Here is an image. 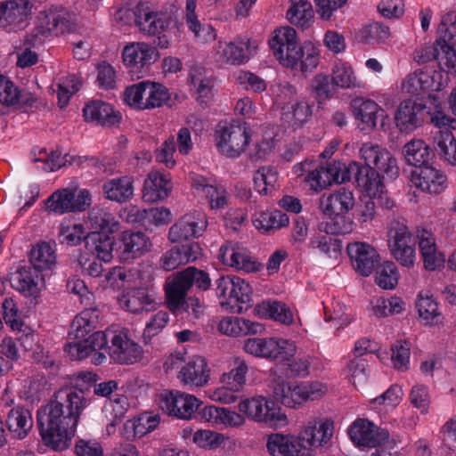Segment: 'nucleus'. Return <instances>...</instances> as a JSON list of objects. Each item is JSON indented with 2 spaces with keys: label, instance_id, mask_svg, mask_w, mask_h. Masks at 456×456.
<instances>
[{
  "label": "nucleus",
  "instance_id": "obj_46",
  "mask_svg": "<svg viewBox=\"0 0 456 456\" xmlns=\"http://www.w3.org/2000/svg\"><path fill=\"white\" fill-rule=\"evenodd\" d=\"M310 93L321 107L325 101L334 96L336 86L328 75L320 73L311 80Z\"/></svg>",
  "mask_w": 456,
  "mask_h": 456
},
{
  "label": "nucleus",
  "instance_id": "obj_45",
  "mask_svg": "<svg viewBox=\"0 0 456 456\" xmlns=\"http://www.w3.org/2000/svg\"><path fill=\"white\" fill-rule=\"evenodd\" d=\"M88 223L94 229L93 232H104L108 234H112L116 232L119 225L112 214L99 208H93L88 212Z\"/></svg>",
  "mask_w": 456,
  "mask_h": 456
},
{
  "label": "nucleus",
  "instance_id": "obj_28",
  "mask_svg": "<svg viewBox=\"0 0 456 456\" xmlns=\"http://www.w3.org/2000/svg\"><path fill=\"white\" fill-rule=\"evenodd\" d=\"M86 120L96 121L104 126H115L121 120L119 111H114L110 104L101 100H94L87 103L83 109Z\"/></svg>",
  "mask_w": 456,
  "mask_h": 456
},
{
  "label": "nucleus",
  "instance_id": "obj_31",
  "mask_svg": "<svg viewBox=\"0 0 456 456\" xmlns=\"http://www.w3.org/2000/svg\"><path fill=\"white\" fill-rule=\"evenodd\" d=\"M133 183L134 179L127 175L113 178L103 183L102 192L107 200L124 203L134 196Z\"/></svg>",
  "mask_w": 456,
  "mask_h": 456
},
{
  "label": "nucleus",
  "instance_id": "obj_20",
  "mask_svg": "<svg viewBox=\"0 0 456 456\" xmlns=\"http://www.w3.org/2000/svg\"><path fill=\"white\" fill-rule=\"evenodd\" d=\"M347 253L354 269L362 276L371 273L379 258L376 249L363 242L348 244Z\"/></svg>",
  "mask_w": 456,
  "mask_h": 456
},
{
  "label": "nucleus",
  "instance_id": "obj_42",
  "mask_svg": "<svg viewBox=\"0 0 456 456\" xmlns=\"http://www.w3.org/2000/svg\"><path fill=\"white\" fill-rule=\"evenodd\" d=\"M6 423L9 430L15 433L20 439L25 437L33 426L30 411L23 407L11 410Z\"/></svg>",
  "mask_w": 456,
  "mask_h": 456
},
{
  "label": "nucleus",
  "instance_id": "obj_16",
  "mask_svg": "<svg viewBox=\"0 0 456 456\" xmlns=\"http://www.w3.org/2000/svg\"><path fill=\"white\" fill-rule=\"evenodd\" d=\"M191 281L186 268L174 273L167 279L165 283L166 301L167 308L171 312L180 311L188 290L191 288Z\"/></svg>",
  "mask_w": 456,
  "mask_h": 456
},
{
  "label": "nucleus",
  "instance_id": "obj_22",
  "mask_svg": "<svg viewBox=\"0 0 456 456\" xmlns=\"http://www.w3.org/2000/svg\"><path fill=\"white\" fill-rule=\"evenodd\" d=\"M354 206L353 192L346 188H340L329 195L323 194L319 200V208L325 216L346 214Z\"/></svg>",
  "mask_w": 456,
  "mask_h": 456
},
{
  "label": "nucleus",
  "instance_id": "obj_18",
  "mask_svg": "<svg viewBox=\"0 0 456 456\" xmlns=\"http://www.w3.org/2000/svg\"><path fill=\"white\" fill-rule=\"evenodd\" d=\"M411 182L417 188L431 194H439L446 188L447 178L428 164L411 173Z\"/></svg>",
  "mask_w": 456,
  "mask_h": 456
},
{
  "label": "nucleus",
  "instance_id": "obj_54",
  "mask_svg": "<svg viewBox=\"0 0 456 456\" xmlns=\"http://www.w3.org/2000/svg\"><path fill=\"white\" fill-rule=\"evenodd\" d=\"M398 277V272L395 263L387 261L378 268L375 281L384 289H392L396 286Z\"/></svg>",
  "mask_w": 456,
  "mask_h": 456
},
{
  "label": "nucleus",
  "instance_id": "obj_62",
  "mask_svg": "<svg viewBox=\"0 0 456 456\" xmlns=\"http://www.w3.org/2000/svg\"><path fill=\"white\" fill-rule=\"evenodd\" d=\"M18 87L6 77L0 75V102L6 106L16 105L19 101Z\"/></svg>",
  "mask_w": 456,
  "mask_h": 456
},
{
  "label": "nucleus",
  "instance_id": "obj_2",
  "mask_svg": "<svg viewBox=\"0 0 456 456\" xmlns=\"http://www.w3.org/2000/svg\"><path fill=\"white\" fill-rule=\"evenodd\" d=\"M360 157L364 164L353 161L344 167L340 181L346 182L354 176L357 186L370 196L383 193L385 177L393 181L399 175L397 160L386 148L366 142L360 149Z\"/></svg>",
  "mask_w": 456,
  "mask_h": 456
},
{
  "label": "nucleus",
  "instance_id": "obj_36",
  "mask_svg": "<svg viewBox=\"0 0 456 456\" xmlns=\"http://www.w3.org/2000/svg\"><path fill=\"white\" fill-rule=\"evenodd\" d=\"M114 237L104 232H89L86 242V248L96 254L99 260L110 262L112 258Z\"/></svg>",
  "mask_w": 456,
  "mask_h": 456
},
{
  "label": "nucleus",
  "instance_id": "obj_15",
  "mask_svg": "<svg viewBox=\"0 0 456 456\" xmlns=\"http://www.w3.org/2000/svg\"><path fill=\"white\" fill-rule=\"evenodd\" d=\"M442 73L433 69H422L408 75L403 83L404 92L418 95L421 92H437L443 88Z\"/></svg>",
  "mask_w": 456,
  "mask_h": 456
},
{
  "label": "nucleus",
  "instance_id": "obj_8",
  "mask_svg": "<svg viewBox=\"0 0 456 456\" xmlns=\"http://www.w3.org/2000/svg\"><path fill=\"white\" fill-rule=\"evenodd\" d=\"M270 382L272 396L275 404L281 403L285 407L296 408L310 398V387L303 383L286 382L276 373L270 374Z\"/></svg>",
  "mask_w": 456,
  "mask_h": 456
},
{
  "label": "nucleus",
  "instance_id": "obj_23",
  "mask_svg": "<svg viewBox=\"0 0 456 456\" xmlns=\"http://www.w3.org/2000/svg\"><path fill=\"white\" fill-rule=\"evenodd\" d=\"M133 14L135 25L148 35L159 34L169 25L167 18L163 13L154 12L142 5H137Z\"/></svg>",
  "mask_w": 456,
  "mask_h": 456
},
{
  "label": "nucleus",
  "instance_id": "obj_33",
  "mask_svg": "<svg viewBox=\"0 0 456 456\" xmlns=\"http://www.w3.org/2000/svg\"><path fill=\"white\" fill-rule=\"evenodd\" d=\"M406 162L419 169L428 164L434 158L435 152L423 140L414 139L407 142L403 148Z\"/></svg>",
  "mask_w": 456,
  "mask_h": 456
},
{
  "label": "nucleus",
  "instance_id": "obj_48",
  "mask_svg": "<svg viewBox=\"0 0 456 456\" xmlns=\"http://www.w3.org/2000/svg\"><path fill=\"white\" fill-rule=\"evenodd\" d=\"M254 225L264 232H270L289 224V216L281 210L263 212L254 220Z\"/></svg>",
  "mask_w": 456,
  "mask_h": 456
},
{
  "label": "nucleus",
  "instance_id": "obj_4",
  "mask_svg": "<svg viewBox=\"0 0 456 456\" xmlns=\"http://www.w3.org/2000/svg\"><path fill=\"white\" fill-rule=\"evenodd\" d=\"M244 350L256 357L269 361L287 362L295 355L294 342L277 338H253L244 342Z\"/></svg>",
  "mask_w": 456,
  "mask_h": 456
},
{
  "label": "nucleus",
  "instance_id": "obj_13",
  "mask_svg": "<svg viewBox=\"0 0 456 456\" xmlns=\"http://www.w3.org/2000/svg\"><path fill=\"white\" fill-rule=\"evenodd\" d=\"M151 239L142 232L124 231L119 237L116 254L123 264H130L151 250Z\"/></svg>",
  "mask_w": 456,
  "mask_h": 456
},
{
  "label": "nucleus",
  "instance_id": "obj_60",
  "mask_svg": "<svg viewBox=\"0 0 456 456\" xmlns=\"http://www.w3.org/2000/svg\"><path fill=\"white\" fill-rule=\"evenodd\" d=\"M232 256H233V262L231 264V267H234L237 270L254 273L263 267L260 263L256 262L240 247H239L237 253H233Z\"/></svg>",
  "mask_w": 456,
  "mask_h": 456
},
{
  "label": "nucleus",
  "instance_id": "obj_40",
  "mask_svg": "<svg viewBox=\"0 0 456 456\" xmlns=\"http://www.w3.org/2000/svg\"><path fill=\"white\" fill-rule=\"evenodd\" d=\"M433 151L450 165H456V140L452 131L440 130L434 136Z\"/></svg>",
  "mask_w": 456,
  "mask_h": 456
},
{
  "label": "nucleus",
  "instance_id": "obj_63",
  "mask_svg": "<svg viewBox=\"0 0 456 456\" xmlns=\"http://www.w3.org/2000/svg\"><path fill=\"white\" fill-rule=\"evenodd\" d=\"M169 322V313L167 311H159L156 313L151 319V321L146 324V327L143 330L142 337L144 339L151 338L152 337L157 336L167 324Z\"/></svg>",
  "mask_w": 456,
  "mask_h": 456
},
{
  "label": "nucleus",
  "instance_id": "obj_10",
  "mask_svg": "<svg viewBox=\"0 0 456 456\" xmlns=\"http://www.w3.org/2000/svg\"><path fill=\"white\" fill-rule=\"evenodd\" d=\"M429 114L424 103L407 99L398 105L395 112V124L401 133L411 134L424 124Z\"/></svg>",
  "mask_w": 456,
  "mask_h": 456
},
{
  "label": "nucleus",
  "instance_id": "obj_53",
  "mask_svg": "<svg viewBox=\"0 0 456 456\" xmlns=\"http://www.w3.org/2000/svg\"><path fill=\"white\" fill-rule=\"evenodd\" d=\"M87 232L82 224H74L72 226L61 224L59 231V240L61 244L68 246H77L83 241L87 240Z\"/></svg>",
  "mask_w": 456,
  "mask_h": 456
},
{
  "label": "nucleus",
  "instance_id": "obj_26",
  "mask_svg": "<svg viewBox=\"0 0 456 456\" xmlns=\"http://www.w3.org/2000/svg\"><path fill=\"white\" fill-rule=\"evenodd\" d=\"M107 337L102 331L93 332L79 344H66L64 351L72 360H82L86 358L94 351L104 349L108 352Z\"/></svg>",
  "mask_w": 456,
  "mask_h": 456
},
{
  "label": "nucleus",
  "instance_id": "obj_35",
  "mask_svg": "<svg viewBox=\"0 0 456 456\" xmlns=\"http://www.w3.org/2000/svg\"><path fill=\"white\" fill-rule=\"evenodd\" d=\"M126 306L133 314L151 311L156 307V294L149 288H134L126 295Z\"/></svg>",
  "mask_w": 456,
  "mask_h": 456
},
{
  "label": "nucleus",
  "instance_id": "obj_12",
  "mask_svg": "<svg viewBox=\"0 0 456 456\" xmlns=\"http://www.w3.org/2000/svg\"><path fill=\"white\" fill-rule=\"evenodd\" d=\"M239 410L248 419L269 425H275L278 421L285 419V415L281 413V408L275 404L273 400H267L262 396L241 401Z\"/></svg>",
  "mask_w": 456,
  "mask_h": 456
},
{
  "label": "nucleus",
  "instance_id": "obj_56",
  "mask_svg": "<svg viewBox=\"0 0 456 456\" xmlns=\"http://www.w3.org/2000/svg\"><path fill=\"white\" fill-rule=\"evenodd\" d=\"M12 30L21 25L29 14L31 4L28 0L6 1Z\"/></svg>",
  "mask_w": 456,
  "mask_h": 456
},
{
  "label": "nucleus",
  "instance_id": "obj_30",
  "mask_svg": "<svg viewBox=\"0 0 456 456\" xmlns=\"http://www.w3.org/2000/svg\"><path fill=\"white\" fill-rule=\"evenodd\" d=\"M208 222L204 219L192 220L191 216H183L168 232V239L172 242L187 240L191 237H198L206 229Z\"/></svg>",
  "mask_w": 456,
  "mask_h": 456
},
{
  "label": "nucleus",
  "instance_id": "obj_14",
  "mask_svg": "<svg viewBox=\"0 0 456 456\" xmlns=\"http://www.w3.org/2000/svg\"><path fill=\"white\" fill-rule=\"evenodd\" d=\"M352 442L358 447H380L389 437L387 429L375 426L365 419H356L348 428Z\"/></svg>",
  "mask_w": 456,
  "mask_h": 456
},
{
  "label": "nucleus",
  "instance_id": "obj_39",
  "mask_svg": "<svg viewBox=\"0 0 456 456\" xmlns=\"http://www.w3.org/2000/svg\"><path fill=\"white\" fill-rule=\"evenodd\" d=\"M29 262L38 272L51 269L56 263L55 249L48 242H39L31 248Z\"/></svg>",
  "mask_w": 456,
  "mask_h": 456
},
{
  "label": "nucleus",
  "instance_id": "obj_44",
  "mask_svg": "<svg viewBox=\"0 0 456 456\" xmlns=\"http://www.w3.org/2000/svg\"><path fill=\"white\" fill-rule=\"evenodd\" d=\"M88 223L94 229L93 232H104L108 234H112L116 232L119 225L112 214L99 208H93L88 212Z\"/></svg>",
  "mask_w": 456,
  "mask_h": 456
},
{
  "label": "nucleus",
  "instance_id": "obj_57",
  "mask_svg": "<svg viewBox=\"0 0 456 456\" xmlns=\"http://www.w3.org/2000/svg\"><path fill=\"white\" fill-rule=\"evenodd\" d=\"M330 220L324 224V231L330 234H346L354 229L353 220L346 214L327 216Z\"/></svg>",
  "mask_w": 456,
  "mask_h": 456
},
{
  "label": "nucleus",
  "instance_id": "obj_64",
  "mask_svg": "<svg viewBox=\"0 0 456 456\" xmlns=\"http://www.w3.org/2000/svg\"><path fill=\"white\" fill-rule=\"evenodd\" d=\"M235 365L236 366L227 375H224V380L227 385H232L233 390H240L245 383L248 366L245 361L240 358L235 359Z\"/></svg>",
  "mask_w": 456,
  "mask_h": 456
},
{
  "label": "nucleus",
  "instance_id": "obj_49",
  "mask_svg": "<svg viewBox=\"0 0 456 456\" xmlns=\"http://www.w3.org/2000/svg\"><path fill=\"white\" fill-rule=\"evenodd\" d=\"M256 47L250 48V43L248 42H231L224 49V57L226 62L232 65H240L247 62L250 56L254 54Z\"/></svg>",
  "mask_w": 456,
  "mask_h": 456
},
{
  "label": "nucleus",
  "instance_id": "obj_24",
  "mask_svg": "<svg viewBox=\"0 0 456 456\" xmlns=\"http://www.w3.org/2000/svg\"><path fill=\"white\" fill-rule=\"evenodd\" d=\"M43 280L40 272L35 270L31 265L22 266L12 273L10 278L12 287L25 297H37L39 293L38 281Z\"/></svg>",
  "mask_w": 456,
  "mask_h": 456
},
{
  "label": "nucleus",
  "instance_id": "obj_6",
  "mask_svg": "<svg viewBox=\"0 0 456 456\" xmlns=\"http://www.w3.org/2000/svg\"><path fill=\"white\" fill-rule=\"evenodd\" d=\"M388 236V247L396 261L408 268L413 266L416 240L409 228L403 223L394 222Z\"/></svg>",
  "mask_w": 456,
  "mask_h": 456
},
{
  "label": "nucleus",
  "instance_id": "obj_3",
  "mask_svg": "<svg viewBox=\"0 0 456 456\" xmlns=\"http://www.w3.org/2000/svg\"><path fill=\"white\" fill-rule=\"evenodd\" d=\"M270 48L281 64L303 73L312 72L319 64V50L311 41L297 45V31L282 28L269 41Z\"/></svg>",
  "mask_w": 456,
  "mask_h": 456
},
{
  "label": "nucleus",
  "instance_id": "obj_47",
  "mask_svg": "<svg viewBox=\"0 0 456 456\" xmlns=\"http://www.w3.org/2000/svg\"><path fill=\"white\" fill-rule=\"evenodd\" d=\"M286 15L291 24L304 30L309 28L314 12L309 2L306 0H299L297 3L291 5Z\"/></svg>",
  "mask_w": 456,
  "mask_h": 456
},
{
  "label": "nucleus",
  "instance_id": "obj_9",
  "mask_svg": "<svg viewBox=\"0 0 456 456\" xmlns=\"http://www.w3.org/2000/svg\"><path fill=\"white\" fill-rule=\"evenodd\" d=\"M157 402L163 411L182 419H191L201 405L194 395L178 391H164L158 395Z\"/></svg>",
  "mask_w": 456,
  "mask_h": 456
},
{
  "label": "nucleus",
  "instance_id": "obj_43",
  "mask_svg": "<svg viewBox=\"0 0 456 456\" xmlns=\"http://www.w3.org/2000/svg\"><path fill=\"white\" fill-rule=\"evenodd\" d=\"M352 108L355 118L365 125L362 129L376 127L379 107L375 102L355 99L352 102Z\"/></svg>",
  "mask_w": 456,
  "mask_h": 456
},
{
  "label": "nucleus",
  "instance_id": "obj_50",
  "mask_svg": "<svg viewBox=\"0 0 456 456\" xmlns=\"http://www.w3.org/2000/svg\"><path fill=\"white\" fill-rule=\"evenodd\" d=\"M277 170L273 167H262L254 175L255 189L263 195H267L274 189L277 183Z\"/></svg>",
  "mask_w": 456,
  "mask_h": 456
},
{
  "label": "nucleus",
  "instance_id": "obj_27",
  "mask_svg": "<svg viewBox=\"0 0 456 456\" xmlns=\"http://www.w3.org/2000/svg\"><path fill=\"white\" fill-rule=\"evenodd\" d=\"M340 162L326 163V166L321 165L319 167L311 171L307 175V181L314 190H322L331 185L333 183H341L342 169Z\"/></svg>",
  "mask_w": 456,
  "mask_h": 456
},
{
  "label": "nucleus",
  "instance_id": "obj_21",
  "mask_svg": "<svg viewBox=\"0 0 456 456\" xmlns=\"http://www.w3.org/2000/svg\"><path fill=\"white\" fill-rule=\"evenodd\" d=\"M39 20L50 28V33L62 35L75 28L74 14L61 6H52L39 14Z\"/></svg>",
  "mask_w": 456,
  "mask_h": 456
},
{
  "label": "nucleus",
  "instance_id": "obj_55",
  "mask_svg": "<svg viewBox=\"0 0 456 456\" xmlns=\"http://www.w3.org/2000/svg\"><path fill=\"white\" fill-rule=\"evenodd\" d=\"M170 100V94L167 87L161 84L149 82L147 98L144 103L145 109L161 107L167 104Z\"/></svg>",
  "mask_w": 456,
  "mask_h": 456
},
{
  "label": "nucleus",
  "instance_id": "obj_37",
  "mask_svg": "<svg viewBox=\"0 0 456 456\" xmlns=\"http://www.w3.org/2000/svg\"><path fill=\"white\" fill-rule=\"evenodd\" d=\"M129 408L128 398L124 395H116L114 398L106 401L103 407V414L107 428L114 429L120 424ZM110 432V429H108Z\"/></svg>",
  "mask_w": 456,
  "mask_h": 456
},
{
  "label": "nucleus",
  "instance_id": "obj_59",
  "mask_svg": "<svg viewBox=\"0 0 456 456\" xmlns=\"http://www.w3.org/2000/svg\"><path fill=\"white\" fill-rule=\"evenodd\" d=\"M93 326L90 321L82 316H77L72 323L71 330L69 332V338L73 339L72 342L68 344H79L84 343L86 336L92 331Z\"/></svg>",
  "mask_w": 456,
  "mask_h": 456
},
{
  "label": "nucleus",
  "instance_id": "obj_41",
  "mask_svg": "<svg viewBox=\"0 0 456 456\" xmlns=\"http://www.w3.org/2000/svg\"><path fill=\"white\" fill-rule=\"evenodd\" d=\"M235 291L232 292L229 301H220L223 307L229 308L233 313H240L243 310V304H249L252 296V288L243 279L235 276Z\"/></svg>",
  "mask_w": 456,
  "mask_h": 456
},
{
  "label": "nucleus",
  "instance_id": "obj_61",
  "mask_svg": "<svg viewBox=\"0 0 456 456\" xmlns=\"http://www.w3.org/2000/svg\"><path fill=\"white\" fill-rule=\"evenodd\" d=\"M367 362L364 359H354L348 363L349 370L353 379L354 386L358 388H363L368 381Z\"/></svg>",
  "mask_w": 456,
  "mask_h": 456
},
{
  "label": "nucleus",
  "instance_id": "obj_51",
  "mask_svg": "<svg viewBox=\"0 0 456 456\" xmlns=\"http://www.w3.org/2000/svg\"><path fill=\"white\" fill-rule=\"evenodd\" d=\"M389 37V28L379 22L370 23L359 31L360 41L368 45L384 43Z\"/></svg>",
  "mask_w": 456,
  "mask_h": 456
},
{
  "label": "nucleus",
  "instance_id": "obj_38",
  "mask_svg": "<svg viewBox=\"0 0 456 456\" xmlns=\"http://www.w3.org/2000/svg\"><path fill=\"white\" fill-rule=\"evenodd\" d=\"M255 311L262 317L273 319L286 325H289L293 322L291 310L286 304L280 301H263L256 305Z\"/></svg>",
  "mask_w": 456,
  "mask_h": 456
},
{
  "label": "nucleus",
  "instance_id": "obj_11",
  "mask_svg": "<svg viewBox=\"0 0 456 456\" xmlns=\"http://www.w3.org/2000/svg\"><path fill=\"white\" fill-rule=\"evenodd\" d=\"M90 204L91 195L86 190L79 191L77 194L70 189L59 190L46 200L47 209L59 215L84 211Z\"/></svg>",
  "mask_w": 456,
  "mask_h": 456
},
{
  "label": "nucleus",
  "instance_id": "obj_34",
  "mask_svg": "<svg viewBox=\"0 0 456 456\" xmlns=\"http://www.w3.org/2000/svg\"><path fill=\"white\" fill-rule=\"evenodd\" d=\"M183 382L193 386H203L208 382V370L205 359L199 355L189 358L180 370Z\"/></svg>",
  "mask_w": 456,
  "mask_h": 456
},
{
  "label": "nucleus",
  "instance_id": "obj_17",
  "mask_svg": "<svg viewBox=\"0 0 456 456\" xmlns=\"http://www.w3.org/2000/svg\"><path fill=\"white\" fill-rule=\"evenodd\" d=\"M266 447L272 456H313L312 451L299 437L272 434L268 437Z\"/></svg>",
  "mask_w": 456,
  "mask_h": 456
},
{
  "label": "nucleus",
  "instance_id": "obj_25",
  "mask_svg": "<svg viewBox=\"0 0 456 456\" xmlns=\"http://www.w3.org/2000/svg\"><path fill=\"white\" fill-rule=\"evenodd\" d=\"M417 239L424 267L427 270L434 271L442 266L444 263V257L443 254L438 253L436 250V239L433 233L424 228L418 229Z\"/></svg>",
  "mask_w": 456,
  "mask_h": 456
},
{
  "label": "nucleus",
  "instance_id": "obj_32",
  "mask_svg": "<svg viewBox=\"0 0 456 456\" xmlns=\"http://www.w3.org/2000/svg\"><path fill=\"white\" fill-rule=\"evenodd\" d=\"M171 191L170 180L159 172H151L144 182L142 198L156 202L168 197Z\"/></svg>",
  "mask_w": 456,
  "mask_h": 456
},
{
  "label": "nucleus",
  "instance_id": "obj_29",
  "mask_svg": "<svg viewBox=\"0 0 456 456\" xmlns=\"http://www.w3.org/2000/svg\"><path fill=\"white\" fill-rule=\"evenodd\" d=\"M334 422L327 419L324 421H311L299 437L303 444L311 450L312 446H321L332 436Z\"/></svg>",
  "mask_w": 456,
  "mask_h": 456
},
{
  "label": "nucleus",
  "instance_id": "obj_19",
  "mask_svg": "<svg viewBox=\"0 0 456 456\" xmlns=\"http://www.w3.org/2000/svg\"><path fill=\"white\" fill-rule=\"evenodd\" d=\"M107 349L113 361L126 364L139 361L142 354V347L122 333L113 335Z\"/></svg>",
  "mask_w": 456,
  "mask_h": 456
},
{
  "label": "nucleus",
  "instance_id": "obj_58",
  "mask_svg": "<svg viewBox=\"0 0 456 456\" xmlns=\"http://www.w3.org/2000/svg\"><path fill=\"white\" fill-rule=\"evenodd\" d=\"M149 81H142L138 84L128 86L124 93L125 102L140 110H144L145 102L143 96L147 95Z\"/></svg>",
  "mask_w": 456,
  "mask_h": 456
},
{
  "label": "nucleus",
  "instance_id": "obj_1",
  "mask_svg": "<svg viewBox=\"0 0 456 456\" xmlns=\"http://www.w3.org/2000/svg\"><path fill=\"white\" fill-rule=\"evenodd\" d=\"M88 388L76 384L69 389L54 393L53 398L37 412V426L45 445L53 451H64L71 444L83 410L91 399L86 397Z\"/></svg>",
  "mask_w": 456,
  "mask_h": 456
},
{
  "label": "nucleus",
  "instance_id": "obj_5",
  "mask_svg": "<svg viewBox=\"0 0 456 456\" xmlns=\"http://www.w3.org/2000/svg\"><path fill=\"white\" fill-rule=\"evenodd\" d=\"M216 134L219 151L232 159L244 152L251 137L250 128L246 122L230 125L219 123Z\"/></svg>",
  "mask_w": 456,
  "mask_h": 456
},
{
  "label": "nucleus",
  "instance_id": "obj_52",
  "mask_svg": "<svg viewBox=\"0 0 456 456\" xmlns=\"http://www.w3.org/2000/svg\"><path fill=\"white\" fill-rule=\"evenodd\" d=\"M436 42L441 50L439 65L456 73V35L449 34L448 38H437Z\"/></svg>",
  "mask_w": 456,
  "mask_h": 456
},
{
  "label": "nucleus",
  "instance_id": "obj_7",
  "mask_svg": "<svg viewBox=\"0 0 456 456\" xmlns=\"http://www.w3.org/2000/svg\"><path fill=\"white\" fill-rule=\"evenodd\" d=\"M123 61L132 78H141L148 73L149 66L159 57L155 46L141 42L126 45L122 53Z\"/></svg>",
  "mask_w": 456,
  "mask_h": 456
}]
</instances>
